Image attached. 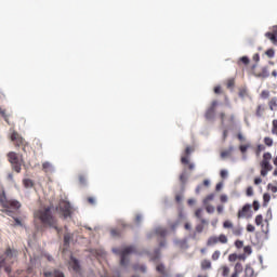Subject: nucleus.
Wrapping results in <instances>:
<instances>
[{
  "label": "nucleus",
  "mask_w": 277,
  "mask_h": 277,
  "mask_svg": "<svg viewBox=\"0 0 277 277\" xmlns=\"http://www.w3.org/2000/svg\"><path fill=\"white\" fill-rule=\"evenodd\" d=\"M156 235H159V237H166L168 235V230L163 227L156 228Z\"/></svg>",
  "instance_id": "obj_27"
},
{
  "label": "nucleus",
  "mask_w": 277,
  "mask_h": 277,
  "mask_svg": "<svg viewBox=\"0 0 277 277\" xmlns=\"http://www.w3.org/2000/svg\"><path fill=\"white\" fill-rule=\"evenodd\" d=\"M42 170H43V172H45V174H49V173L53 172V170H54L53 164L49 161H45L42 163Z\"/></svg>",
  "instance_id": "obj_17"
},
{
  "label": "nucleus",
  "mask_w": 277,
  "mask_h": 277,
  "mask_svg": "<svg viewBox=\"0 0 277 277\" xmlns=\"http://www.w3.org/2000/svg\"><path fill=\"white\" fill-rule=\"evenodd\" d=\"M78 180H79L80 185H85V182H87L85 175H79Z\"/></svg>",
  "instance_id": "obj_49"
},
{
  "label": "nucleus",
  "mask_w": 277,
  "mask_h": 277,
  "mask_svg": "<svg viewBox=\"0 0 277 277\" xmlns=\"http://www.w3.org/2000/svg\"><path fill=\"white\" fill-rule=\"evenodd\" d=\"M226 137H228V130L223 131V142H226Z\"/></svg>",
  "instance_id": "obj_62"
},
{
  "label": "nucleus",
  "mask_w": 277,
  "mask_h": 277,
  "mask_svg": "<svg viewBox=\"0 0 277 277\" xmlns=\"http://www.w3.org/2000/svg\"><path fill=\"white\" fill-rule=\"evenodd\" d=\"M241 272H243V265L241 263L237 262L234 267V273L241 274Z\"/></svg>",
  "instance_id": "obj_28"
},
{
  "label": "nucleus",
  "mask_w": 277,
  "mask_h": 277,
  "mask_svg": "<svg viewBox=\"0 0 277 277\" xmlns=\"http://www.w3.org/2000/svg\"><path fill=\"white\" fill-rule=\"evenodd\" d=\"M202 230H205V226L202 224H199L196 226V232L197 233H202Z\"/></svg>",
  "instance_id": "obj_53"
},
{
  "label": "nucleus",
  "mask_w": 277,
  "mask_h": 277,
  "mask_svg": "<svg viewBox=\"0 0 277 277\" xmlns=\"http://www.w3.org/2000/svg\"><path fill=\"white\" fill-rule=\"evenodd\" d=\"M268 188L271 189V192L273 194H276V192H277V187L276 186H272V184H268Z\"/></svg>",
  "instance_id": "obj_58"
},
{
  "label": "nucleus",
  "mask_w": 277,
  "mask_h": 277,
  "mask_svg": "<svg viewBox=\"0 0 277 277\" xmlns=\"http://www.w3.org/2000/svg\"><path fill=\"white\" fill-rule=\"evenodd\" d=\"M243 252H245V254H252V247L246 246V247L243 248Z\"/></svg>",
  "instance_id": "obj_48"
},
{
  "label": "nucleus",
  "mask_w": 277,
  "mask_h": 277,
  "mask_svg": "<svg viewBox=\"0 0 277 277\" xmlns=\"http://www.w3.org/2000/svg\"><path fill=\"white\" fill-rule=\"evenodd\" d=\"M214 94H222V87H220V85L215 87Z\"/></svg>",
  "instance_id": "obj_54"
},
{
  "label": "nucleus",
  "mask_w": 277,
  "mask_h": 277,
  "mask_svg": "<svg viewBox=\"0 0 277 277\" xmlns=\"http://www.w3.org/2000/svg\"><path fill=\"white\" fill-rule=\"evenodd\" d=\"M248 148H250V144L239 146V150L242 155H246V153H248Z\"/></svg>",
  "instance_id": "obj_33"
},
{
  "label": "nucleus",
  "mask_w": 277,
  "mask_h": 277,
  "mask_svg": "<svg viewBox=\"0 0 277 277\" xmlns=\"http://www.w3.org/2000/svg\"><path fill=\"white\" fill-rule=\"evenodd\" d=\"M181 162L184 164V166H188V169L190 170H194L195 166L194 163H189V158L187 156H183L181 158Z\"/></svg>",
  "instance_id": "obj_21"
},
{
  "label": "nucleus",
  "mask_w": 277,
  "mask_h": 277,
  "mask_svg": "<svg viewBox=\"0 0 277 277\" xmlns=\"http://www.w3.org/2000/svg\"><path fill=\"white\" fill-rule=\"evenodd\" d=\"M220 176H221V179H226V176H228V171H226V170H221Z\"/></svg>",
  "instance_id": "obj_51"
},
{
  "label": "nucleus",
  "mask_w": 277,
  "mask_h": 277,
  "mask_svg": "<svg viewBox=\"0 0 277 277\" xmlns=\"http://www.w3.org/2000/svg\"><path fill=\"white\" fill-rule=\"evenodd\" d=\"M255 224L256 226H263V215L259 214L255 216Z\"/></svg>",
  "instance_id": "obj_32"
},
{
  "label": "nucleus",
  "mask_w": 277,
  "mask_h": 277,
  "mask_svg": "<svg viewBox=\"0 0 277 277\" xmlns=\"http://www.w3.org/2000/svg\"><path fill=\"white\" fill-rule=\"evenodd\" d=\"M60 210L62 211L64 217H69L70 213H72V208L68 201H61Z\"/></svg>",
  "instance_id": "obj_12"
},
{
  "label": "nucleus",
  "mask_w": 277,
  "mask_h": 277,
  "mask_svg": "<svg viewBox=\"0 0 277 277\" xmlns=\"http://www.w3.org/2000/svg\"><path fill=\"white\" fill-rule=\"evenodd\" d=\"M265 111H267V106H265V104H259L255 107V116H256V118H263V116H265Z\"/></svg>",
  "instance_id": "obj_13"
},
{
  "label": "nucleus",
  "mask_w": 277,
  "mask_h": 277,
  "mask_svg": "<svg viewBox=\"0 0 277 277\" xmlns=\"http://www.w3.org/2000/svg\"><path fill=\"white\" fill-rule=\"evenodd\" d=\"M252 206H250V203H247L242 207V209H240L237 213V217L238 220H241V219H246V220H249V217H252Z\"/></svg>",
  "instance_id": "obj_9"
},
{
  "label": "nucleus",
  "mask_w": 277,
  "mask_h": 277,
  "mask_svg": "<svg viewBox=\"0 0 277 277\" xmlns=\"http://www.w3.org/2000/svg\"><path fill=\"white\" fill-rule=\"evenodd\" d=\"M0 116H2V118L5 120V122H8V124H10V119L8 117V114H5V109L0 108Z\"/></svg>",
  "instance_id": "obj_35"
},
{
  "label": "nucleus",
  "mask_w": 277,
  "mask_h": 277,
  "mask_svg": "<svg viewBox=\"0 0 277 277\" xmlns=\"http://www.w3.org/2000/svg\"><path fill=\"white\" fill-rule=\"evenodd\" d=\"M222 255V253L220 252V250H216L212 253V261H217L220 259V256Z\"/></svg>",
  "instance_id": "obj_34"
},
{
  "label": "nucleus",
  "mask_w": 277,
  "mask_h": 277,
  "mask_svg": "<svg viewBox=\"0 0 277 277\" xmlns=\"http://www.w3.org/2000/svg\"><path fill=\"white\" fill-rule=\"evenodd\" d=\"M237 260H238L237 253H232V254L228 255V261L230 263H235V261H237Z\"/></svg>",
  "instance_id": "obj_39"
},
{
  "label": "nucleus",
  "mask_w": 277,
  "mask_h": 277,
  "mask_svg": "<svg viewBox=\"0 0 277 277\" xmlns=\"http://www.w3.org/2000/svg\"><path fill=\"white\" fill-rule=\"evenodd\" d=\"M14 256V253L12 252V249H6L5 251V258L0 255V269L1 267H4V271L6 274H10L12 272V268L10 267V261H12Z\"/></svg>",
  "instance_id": "obj_6"
},
{
  "label": "nucleus",
  "mask_w": 277,
  "mask_h": 277,
  "mask_svg": "<svg viewBox=\"0 0 277 277\" xmlns=\"http://www.w3.org/2000/svg\"><path fill=\"white\" fill-rule=\"evenodd\" d=\"M206 211H207V213H214L215 208L211 205H206Z\"/></svg>",
  "instance_id": "obj_44"
},
{
  "label": "nucleus",
  "mask_w": 277,
  "mask_h": 277,
  "mask_svg": "<svg viewBox=\"0 0 277 277\" xmlns=\"http://www.w3.org/2000/svg\"><path fill=\"white\" fill-rule=\"evenodd\" d=\"M132 267L134 272H141L142 274H146V265L144 264H134Z\"/></svg>",
  "instance_id": "obj_20"
},
{
  "label": "nucleus",
  "mask_w": 277,
  "mask_h": 277,
  "mask_svg": "<svg viewBox=\"0 0 277 277\" xmlns=\"http://www.w3.org/2000/svg\"><path fill=\"white\" fill-rule=\"evenodd\" d=\"M11 142H13L15 148H21V146H29L27 141H25V138H23V136H21V134H18L16 131L11 134Z\"/></svg>",
  "instance_id": "obj_8"
},
{
  "label": "nucleus",
  "mask_w": 277,
  "mask_h": 277,
  "mask_svg": "<svg viewBox=\"0 0 277 277\" xmlns=\"http://www.w3.org/2000/svg\"><path fill=\"white\" fill-rule=\"evenodd\" d=\"M226 85H227L228 89L235 88V79L227 80Z\"/></svg>",
  "instance_id": "obj_46"
},
{
  "label": "nucleus",
  "mask_w": 277,
  "mask_h": 277,
  "mask_svg": "<svg viewBox=\"0 0 277 277\" xmlns=\"http://www.w3.org/2000/svg\"><path fill=\"white\" fill-rule=\"evenodd\" d=\"M216 211H217V213H223L224 212V206H217Z\"/></svg>",
  "instance_id": "obj_63"
},
{
  "label": "nucleus",
  "mask_w": 277,
  "mask_h": 277,
  "mask_svg": "<svg viewBox=\"0 0 277 277\" xmlns=\"http://www.w3.org/2000/svg\"><path fill=\"white\" fill-rule=\"evenodd\" d=\"M88 202L89 205H96V200L94 199V197H88Z\"/></svg>",
  "instance_id": "obj_55"
},
{
  "label": "nucleus",
  "mask_w": 277,
  "mask_h": 277,
  "mask_svg": "<svg viewBox=\"0 0 277 277\" xmlns=\"http://www.w3.org/2000/svg\"><path fill=\"white\" fill-rule=\"evenodd\" d=\"M235 247L238 248V249L243 248V240H236L235 241Z\"/></svg>",
  "instance_id": "obj_47"
},
{
  "label": "nucleus",
  "mask_w": 277,
  "mask_h": 277,
  "mask_svg": "<svg viewBox=\"0 0 277 277\" xmlns=\"http://www.w3.org/2000/svg\"><path fill=\"white\" fill-rule=\"evenodd\" d=\"M261 183H263V180L261 177L254 179V185H261Z\"/></svg>",
  "instance_id": "obj_57"
},
{
  "label": "nucleus",
  "mask_w": 277,
  "mask_h": 277,
  "mask_svg": "<svg viewBox=\"0 0 277 277\" xmlns=\"http://www.w3.org/2000/svg\"><path fill=\"white\" fill-rule=\"evenodd\" d=\"M213 198H215L214 194L208 195L203 200V205H208L209 202H211V200H213Z\"/></svg>",
  "instance_id": "obj_36"
},
{
  "label": "nucleus",
  "mask_w": 277,
  "mask_h": 277,
  "mask_svg": "<svg viewBox=\"0 0 277 277\" xmlns=\"http://www.w3.org/2000/svg\"><path fill=\"white\" fill-rule=\"evenodd\" d=\"M264 205H267L272 200V196L267 193L263 195Z\"/></svg>",
  "instance_id": "obj_43"
},
{
  "label": "nucleus",
  "mask_w": 277,
  "mask_h": 277,
  "mask_svg": "<svg viewBox=\"0 0 277 277\" xmlns=\"http://www.w3.org/2000/svg\"><path fill=\"white\" fill-rule=\"evenodd\" d=\"M113 252L114 254H119L121 267H127L129 265V254H135L137 250L135 249V246H129L123 248L122 250L114 248Z\"/></svg>",
  "instance_id": "obj_3"
},
{
  "label": "nucleus",
  "mask_w": 277,
  "mask_h": 277,
  "mask_svg": "<svg viewBox=\"0 0 277 277\" xmlns=\"http://www.w3.org/2000/svg\"><path fill=\"white\" fill-rule=\"evenodd\" d=\"M233 150H235V148L230 146L228 149L221 151V159H228V157H233Z\"/></svg>",
  "instance_id": "obj_14"
},
{
  "label": "nucleus",
  "mask_w": 277,
  "mask_h": 277,
  "mask_svg": "<svg viewBox=\"0 0 277 277\" xmlns=\"http://www.w3.org/2000/svg\"><path fill=\"white\" fill-rule=\"evenodd\" d=\"M212 264H211V260L205 259L200 262V268L203 272H207V269H211Z\"/></svg>",
  "instance_id": "obj_15"
},
{
  "label": "nucleus",
  "mask_w": 277,
  "mask_h": 277,
  "mask_svg": "<svg viewBox=\"0 0 277 277\" xmlns=\"http://www.w3.org/2000/svg\"><path fill=\"white\" fill-rule=\"evenodd\" d=\"M0 205L2 209H4V213L10 216L14 215V212L21 209V201L15 199H8V196H5V192H2V194L0 195Z\"/></svg>",
  "instance_id": "obj_2"
},
{
  "label": "nucleus",
  "mask_w": 277,
  "mask_h": 277,
  "mask_svg": "<svg viewBox=\"0 0 277 277\" xmlns=\"http://www.w3.org/2000/svg\"><path fill=\"white\" fill-rule=\"evenodd\" d=\"M223 228H229L232 230V235L235 237H241V227H235L230 221L223 222Z\"/></svg>",
  "instance_id": "obj_10"
},
{
  "label": "nucleus",
  "mask_w": 277,
  "mask_h": 277,
  "mask_svg": "<svg viewBox=\"0 0 277 277\" xmlns=\"http://www.w3.org/2000/svg\"><path fill=\"white\" fill-rule=\"evenodd\" d=\"M268 107H269L271 111H277V97H272L268 101Z\"/></svg>",
  "instance_id": "obj_19"
},
{
  "label": "nucleus",
  "mask_w": 277,
  "mask_h": 277,
  "mask_svg": "<svg viewBox=\"0 0 277 277\" xmlns=\"http://www.w3.org/2000/svg\"><path fill=\"white\" fill-rule=\"evenodd\" d=\"M253 209H254V211H259V209H260L259 201H253Z\"/></svg>",
  "instance_id": "obj_61"
},
{
  "label": "nucleus",
  "mask_w": 277,
  "mask_h": 277,
  "mask_svg": "<svg viewBox=\"0 0 277 277\" xmlns=\"http://www.w3.org/2000/svg\"><path fill=\"white\" fill-rule=\"evenodd\" d=\"M110 235H111V237H120L121 232H120V229H111Z\"/></svg>",
  "instance_id": "obj_42"
},
{
  "label": "nucleus",
  "mask_w": 277,
  "mask_h": 277,
  "mask_svg": "<svg viewBox=\"0 0 277 277\" xmlns=\"http://www.w3.org/2000/svg\"><path fill=\"white\" fill-rule=\"evenodd\" d=\"M180 181H181V183H187V175L185 173H182L180 175Z\"/></svg>",
  "instance_id": "obj_50"
},
{
  "label": "nucleus",
  "mask_w": 277,
  "mask_h": 277,
  "mask_svg": "<svg viewBox=\"0 0 277 277\" xmlns=\"http://www.w3.org/2000/svg\"><path fill=\"white\" fill-rule=\"evenodd\" d=\"M269 161H272V153L266 151L263 154V159L260 163L261 176H265L268 172H272L274 167H272V163Z\"/></svg>",
  "instance_id": "obj_5"
},
{
  "label": "nucleus",
  "mask_w": 277,
  "mask_h": 277,
  "mask_svg": "<svg viewBox=\"0 0 277 277\" xmlns=\"http://www.w3.org/2000/svg\"><path fill=\"white\" fill-rule=\"evenodd\" d=\"M265 36L268 38V40H275L277 38V26H274L273 30L266 32Z\"/></svg>",
  "instance_id": "obj_18"
},
{
  "label": "nucleus",
  "mask_w": 277,
  "mask_h": 277,
  "mask_svg": "<svg viewBox=\"0 0 277 277\" xmlns=\"http://www.w3.org/2000/svg\"><path fill=\"white\" fill-rule=\"evenodd\" d=\"M70 239H72V236L70 234H65V236H64V245L68 246V243H70Z\"/></svg>",
  "instance_id": "obj_38"
},
{
  "label": "nucleus",
  "mask_w": 277,
  "mask_h": 277,
  "mask_svg": "<svg viewBox=\"0 0 277 277\" xmlns=\"http://www.w3.org/2000/svg\"><path fill=\"white\" fill-rule=\"evenodd\" d=\"M156 269L158 274H161V276H168V273L166 272V266L163 264H158Z\"/></svg>",
  "instance_id": "obj_25"
},
{
  "label": "nucleus",
  "mask_w": 277,
  "mask_h": 277,
  "mask_svg": "<svg viewBox=\"0 0 277 277\" xmlns=\"http://www.w3.org/2000/svg\"><path fill=\"white\" fill-rule=\"evenodd\" d=\"M6 157L8 160L11 162L14 172H17V174H19L21 170H23V159L18 158V154H16L15 151H10Z\"/></svg>",
  "instance_id": "obj_4"
},
{
  "label": "nucleus",
  "mask_w": 277,
  "mask_h": 277,
  "mask_svg": "<svg viewBox=\"0 0 277 277\" xmlns=\"http://www.w3.org/2000/svg\"><path fill=\"white\" fill-rule=\"evenodd\" d=\"M264 144H265V146H268V148H271V146H274V138H272L269 136H265Z\"/></svg>",
  "instance_id": "obj_29"
},
{
  "label": "nucleus",
  "mask_w": 277,
  "mask_h": 277,
  "mask_svg": "<svg viewBox=\"0 0 277 277\" xmlns=\"http://www.w3.org/2000/svg\"><path fill=\"white\" fill-rule=\"evenodd\" d=\"M194 149L192 148V147H186L185 148V155H187V156H189V155H192V151H193Z\"/></svg>",
  "instance_id": "obj_60"
},
{
  "label": "nucleus",
  "mask_w": 277,
  "mask_h": 277,
  "mask_svg": "<svg viewBox=\"0 0 277 277\" xmlns=\"http://www.w3.org/2000/svg\"><path fill=\"white\" fill-rule=\"evenodd\" d=\"M272 133L273 135H277V119L273 120Z\"/></svg>",
  "instance_id": "obj_40"
},
{
  "label": "nucleus",
  "mask_w": 277,
  "mask_h": 277,
  "mask_svg": "<svg viewBox=\"0 0 277 277\" xmlns=\"http://www.w3.org/2000/svg\"><path fill=\"white\" fill-rule=\"evenodd\" d=\"M195 217L200 220L201 224H207V220L202 219V209H197L195 211Z\"/></svg>",
  "instance_id": "obj_23"
},
{
  "label": "nucleus",
  "mask_w": 277,
  "mask_h": 277,
  "mask_svg": "<svg viewBox=\"0 0 277 277\" xmlns=\"http://www.w3.org/2000/svg\"><path fill=\"white\" fill-rule=\"evenodd\" d=\"M263 150H265V145H262V144L258 145L256 149H255L256 157H260L261 153H263Z\"/></svg>",
  "instance_id": "obj_31"
},
{
  "label": "nucleus",
  "mask_w": 277,
  "mask_h": 277,
  "mask_svg": "<svg viewBox=\"0 0 277 277\" xmlns=\"http://www.w3.org/2000/svg\"><path fill=\"white\" fill-rule=\"evenodd\" d=\"M225 118H226V114L221 113V114H220L221 124H224Z\"/></svg>",
  "instance_id": "obj_56"
},
{
  "label": "nucleus",
  "mask_w": 277,
  "mask_h": 277,
  "mask_svg": "<svg viewBox=\"0 0 277 277\" xmlns=\"http://www.w3.org/2000/svg\"><path fill=\"white\" fill-rule=\"evenodd\" d=\"M261 98L267 100L269 98V91L268 90H263L260 94Z\"/></svg>",
  "instance_id": "obj_37"
},
{
  "label": "nucleus",
  "mask_w": 277,
  "mask_h": 277,
  "mask_svg": "<svg viewBox=\"0 0 277 277\" xmlns=\"http://www.w3.org/2000/svg\"><path fill=\"white\" fill-rule=\"evenodd\" d=\"M34 217L35 220H38L42 226H44V228L48 226L49 228L60 230L57 227V219L55 215H53L51 207L40 208L39 210L35 211Z\"/></svg>",
  "instance_id": "obj_1"
},
{
  "label": "nucleus",
  "mask_w": 277,
  "mask_h": 277,
  "mask_svg": "<svg viewBox=\"0 0 277 277\" xmlns=\"http://www.w3.org/2000/svg\"><path fill=\"white\" fill-rule=\"evenodd\" d=\"M253 62H260L261 56L259 55V53L254 54L252 57Z\"/></svg>",
  "instance_id": "obj_59"
},
{
  "label": "nucleus",
  "mask_w": 277,
  "mask_h": 277,
  "mask_svg": "<svg viewBox=\"0 0 277 277\" xmlns=\"http://www.w3.org/2000/svg\"><path fill=\"white\" fill-rule=\"evenodd\" d=\"M247 196H254V188L252 186H249L246 192Z\"/></svg>",
  "instance_id": "obj_45"
},
{
  "label": "nucleus",
  "mask_w": 277,
  "mask_h": 277,
  "mask_svg": "<svg viewBox=\"0 0 277 277\" xmlns=\"http://www.w3.org/2000/svg\"><path fill=\"white\" fill-rule=\"evenodd\" d=\"M243 64L245 66H248V64H250V58L248 56H242L239 58L238 61V65Z\"/></svg>",
  "instance_id": "obj_30"
},
{
  "label": "nucleus",
  "mask_w": 277,
  "mask_h": 277,
  "mask_svg": "<svg viewBox=\"0 0 277 277\" xmlns=\"http://www.w3.org/2000/svg\"><path fill=\"white\" fill-rule=\"evenodd\" d=\"M217 107V101H212L210 107L206 110L205 117L207 120H213L215 118V108Z\"/></svg>",
  "instance_id": "obj_11"
},
{
  "label": "nucleus",
  "mask_w": 277,
  "mask_h": 277,
  "mask_svg": "<svg viewBox=\"0 0 277 277\" xmlns=\"http://www.w3.org/2000/svg\"><path fill=\"white\" fill-rule=\"evenodd\" d=\"M140 222H142V215L137 214V215L135 216V223H136V224H140Z\"/></svg>",
  "instance_id": "obj_64"
},
{
  "label": "nucleus",
  "mask_w": 277,
  "mask_h": 277,
  "mask_svg": "<svg viewBox=\"0 0 277 277\" xmlns=\"http://www.w3.org/2000/svg\"><path fill=\"white\" fill-rule=\"evenodd\" d=\"M216 243H228V237L224 234L211 236L208 238L207 246H216Z\"/></svg>",
  "instance_id": "obj_7"
},
{
  "label": "nucleus",
  "mask_w": 277,
  "mask_h": 277,
  "mask_svg": "<svg viewBox=\"0 0 277 277\" xmlns=\"http://www.w3.org/2000/svg\"><path fill=\"white\" fill-rule=\"evenodd\" d=\"M221 272H222L221 275L223 277H228L230 274V267L223 265V266H221Z\"/></svg>",
  "instance_id": "obj_26"
},
{
  "label": "nucleus",
  "mask_w": 277,
  "mask_h": 277,
  "mask_svg": "<svg viewBox=\"0 0 277 277\" xmlns=\"http://www.w3.org/2000/svg\"><path fill=\"white\" fill-rule=\"evenodd\" d=\"M220 201H221V202H228V196H226V195H221V196H220Z\"/></svg>",
  "instance_id": "obj_52"
},
{
  "label": "nucleus",
  "mask_w": 277,
  "mask_h": 277,
  "mask_svg": "<svg viewBox=\"0 0 277 277\" xmlns=\"http://www.w3.org/2000/svg\"><path fill=\"white\" fill-rule=\"evenodd\" d=\"M69 267H71L74 272H79L80 269L79 261L75 258H71L69 262Z\"/></svg>",
  "instance_id": "obj_16"
},
{
  "label": "nucleus",
  "mask_w": 277,
  "mask_h": 277,
  "mask_svg": "<svg viewBox=\"0 0 277 277\" xmlns=\"http://www.w3.org/2000/svg\"><path fill=\"white\" fill-rule=\"evenodd\" d=\"M265 55H267V57L272 58L276 55V52L274 51V49H268L266 52H265Z\"/></svg>",
  "instance_id": "obj_41"
},
{
  "label": "nucleus",
  "mask_w": 277,
  "mask_h": 277,
  "mask_svg": "<svg viewBox=\"0 0 277 277\" xmlns=\"http://www.w3.org/2000/svg\"><path fill=\"white\" fill-rule=\"evenodd\" d=\"M23 185L26 189H29L31 187H34V180L31 179H24L23 180Z\"/></svg>",
  "instance_id": "obj_24"
},
{
  "label": "nucleus",
  "mask_w": 277,
  "mask_h": 277,
  "mask_svg": "<svg viewBox=\"0 0 277 277\" xmlns=\"http://www.w3.org/2000/svg\"><path fill=\"white\" fill-rule=\"evenodd\" d=\"M51 276H54V277H64V273L60 272V271H54V273H51V272H45L44 273V277H51Z\"/></svg>",
  "instance_id": "obj_22"
}]
</instances>
